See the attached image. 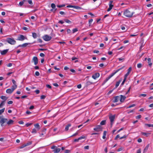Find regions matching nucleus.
I'll list each match as a JSON object with an SVG mask.
<instances>
[{
	"mask_svg": "<svg viewBox=\"0 0 153 153\" xmlns=\"http://www.w3.org/2000/svg\"><path fill=\"white\" fill-rule=\"evenodd\" d=\"M13 91L11 88H8L7 89L6 92L7 93L10 94L12 93Z\"/></svg>",
	"mask_w": 153,
	"mask_h": 153,
	"instance_id": "nucleus-20",
	"label": "nucleus"
},
{
	"mask_svg": "<svg viewBox=\"0 0 153 153\" xmlns=\"http://www.w3.org/2000/svg\"><path fill=\"white\" fill-rule=\"evenodd\" d=\"M64 21L67 23H68V24H71V22L68 19H65L64 20Z\"/></svg>",
	"mask_w": 153,
	"mask_h": 153,
	"instance_id": "nucleus-27",
	"label": "nucleus"
},
{
	"mask_svg": "<svg viewBox=\"0 0 153 153\" xmlns=\"http://www.w3.org/2000/svg\"><path fill=\"white\" fill-rule=\"evenodd\" d=\"M26 146L25 145V144H24L23 145H22V146H21L20 147V149H22L23 148H24V147H26Z\"/></svg>",
	"mask_w": 153,
	"mask_h": 153,
	"instance_id": "nucleus-51",
	"label": "nucleus"
},
{
	"mask_svg": "<svg viewBox=\"0 0 153 153\" xmlns=\"http://www.w3.org/2000/svg\"><path fill=\"white\" fill-rule=\"evenodd\" d=\"M30 44V43H25L22 45H19L18 46L17 48L19 47H26L27 46L28 44Z\"/></svg>",
	"mask_w": 153,
	"mask_h": 153,
	"instance_id": "nucleus-18",
	"label": "nucleus"
},
{
	"mask_svg": "<svg viewBox=\"0 0 153 153\" xmlns=\"http://www.w3.org/2000/svg\"><path fill=\"white\" fill-rule=\"evenodd\" d=\"M32 144V141H29L25 144L26 146L30 145Z\"/></svg>",
	"mask_w": 153,
	"mask_h": 153,
	"instance_id": "nucleus-33",
	"label": "nucleus"
},
{
	"mask_svg": "<svg viewBox=\"0 0 153 153\" xmlns=\"http://www.w3.org/2000/svg\"><path fill=\"white\" fill-rule=\"evenodd\" d=\"M2 40H2V41H6L8 43L12 45H15L16 42V41L15 40H14L13 39L11 38H8L6 40L4 39H3Z\"/></svg>",
	"mask_w": 153,
	"mask_h": 153,
	"instance_id": "nucleus-4",
	"label": "nucleus"
},
{
	"mask_svg": "<svg viewBox=\"0 0 153 153\" xmlns=\"http://www.w3.org/2000/svg\"><path fill=\"white\" fill-rule=\"evenodd\" d=\"M131 67H130L128 69V71H127V72H128V73H129V74H130V73L131 72Z\"/></svg>",
	"mask_w": 153,
	"mask_h": 153,
	"instance_id": "nucleus-42",
	"label": "nucleus"
},
{
	"mask_svg": "<svg viewBox=\"0 0 153 153\" xmlns=\"http://www.w3.org/2000/svg\"><path fill=\"white\" fill-rule=\"evenodd\" d=\"M35 92L36 93V94H38L39 93L40 91L39 90H36L35 91Z\"/></svg>",
	"mask_w": 153,
	"mask_h": 153,
	"instance_id": "nucleus-52",
	"label": "nucleus"
},
{
	"mask_svg": "<svg viewBox=\"0 0 153 153\" xmlns=\"http://www.w3.org/2000/svg\"><path fill=\"white\" fill-rule=\"evenodd\" d=\"M147 61H148V63L149 64V65L150 67H151L152 65V63L151 62V59L150 58H148L147 59Z\"/></svg>",
	"mask_w": 153,
	"mask_h": 153,
	"instance_id": "nucleus-21",
	"label": "nucleus"
},
{
	"mask_svg": "<svg viewBox=\"0 0 153 153\" xmlns=\"http://www.w3.org/2000/svg\"><path fill=\"white\" fill-rule=\"evenodd\" d=\"M51 149H53V152L54 153H58L60 152L61 149L59 148H57L56 146H53L51 147Z\"/></svg>",
	"mask_w": 153,
	"mask_h": 153,
	"instance_id": "nucleus-5",
	"label": "nucleus"
},
{
	"mask_svg": "<svg viewBox=\"0 0 153 153\" xmlns=\"http://www.w3.org/2000/svg\"><path fill=\"white\" fill-rule=\"evenodd\" d=\"M32 36L34 38L36 39L37 38V34L36 33H32Z\"/></svg>",
	"mask_w": 153,
	"mask_h": 153,
	"instance_id": "nucleus-31",
	"label": "nucleus"
},
{
	"mask_svg": "<svg viewBox=\"0 0 153 153\" xmlns=\"http://www.w3.org/2000/svg\"><path fill=\"white\" fill-rule=\"evenodd\" d=\"M124 68V66H123L122 67H121V68H119V69L117 70L114 71L113 73H111L106 78V79L104 81L103 84H104L107 81H108V80L109 79L112 77L114 75L117 73L118 72H119L120 71L123 69Z\"/></svg>",
	"mask_w": 153,
	"mask_h": 153,
	"instance_id": "nucleus-2",
	"label": "nucleus"
},
{
	"mask_svg": "<svg viewBox=\"0 0 153 153\" xmlns=\"http://www.w3.org/2000/svg\"><path fill=\"white\" fill-rule=\"evenodd\" d=\"M5 103L4 101H2L1 103L0 104V106L2 107L4 105Z\"/></svg>",
	"mask_w": 153,
	"mask_h": 153,
	"instance_id": "nucleus-34",
	"label": "nucleus"
},
{
	"mask_svg": "<svg viewBox=\"0 0 153 153\" xmlns=\"http://www.w3.org/2000/svg\"><path fill=\"white\" fill-rule=\"evenodd\" d=\"M135 106V104H133L130 106H128V107H127V108H131L132 107H134Z\"/></svg>",
	"mask_w": 153,
	"mask_h": 153,
	"instance_id": "nucleus-39",
	"label": "nucleus"
},
{
	"mask_svg": "<svg viewBox=\"0 0 153 153\" xmlns=\"http://www.w3.org/2000/svg\"><path fill=\"white\" fill-rule=\"evenodd\" d=\"M35 75L36 76H38L39 75V73L38 71H36L35 73Z\"/></svg>",
	"mask_w": 153,
	"mask_h": 153,
	"instance_id": "nucleus-46",
	"label": "nucleus"
},
{
	"mask_svg": "<svg viewBox=\"0 0 153 153\" xmlns=\"http://www.w3.org/2000/svg\"><path fill=\"white\" fill-rule=\"evenodd\" d=\"M8 49L4 50L3 51H0V53L2 55H5L8 51Z\"/></svg>",
	"mask_w": 153,
	"mask_h": 153,
	"instance_id": "nucleus-16",
	"label": "nucleus"
},
{
	"mask_svg": "<svg viewBox=\"0 0 153 153\" xmlns=\"http://www.w3.org/2000/svg\"><path fill=\"white\" fill-rule=\"evenodd\" d=\"M141 153V150L140 149H139L137 150V153Z\"/></svg>",
	"mask_w": 153,
	"mask_h": 153,
	"instance_id": "nucleus-64",
	"label": "nucleus"
},
{
	"mask_svg": "<svg viewBox=\"0 0 153 153\" xmlns=\"http://www.w3.org/2000/svg\"><path fill=\"white\" fill-rule=\"evenodd\" d=\"M120 96H115L114 97V100H113V102L115 103L118 102L120 100Z\"/></svg>",
	"mask_w": 153,
	"mask_h": 153,
	"instance_id": "nucleus-15",
	"label": "nucleus"
},
{
	"mask_svg": "<svg viewBox=\"0 0 153 153\" xmlns=\"http://www.w3.org/2000/svg\"><path fill=\"white\" fill-rule=\"evenodd\" d=\"M34 127L37 129V130H39L40 128V126L38 123H36L34 125Z\"/></svg>",
	"mask_w": 153,
	"mask_h": 153,
	"instance_id": "nucleus-22",
	"label": "nucleus"
},
{
	"mask_svg": "<svg viewBox=\"0 0 153 153\" xmlns=\"http://www.w3.org/2000/svg\"><path fill=\"white\" fill-rule=\"evenodd\" d=\"M0 98L1 99L3 100V101H4V102H5V101L8 99V97H6V96H1Z\"/></svg>",
	"mask_w": 153,
	"mask_h": 153,
	"instance_id": "nucleus-25",
	"label": "nucleus"
},
{
	"mask_svg": "<svg viewBox=\"0 0 153 153\" xmlns=\"http://www.w3.org/2000/svg\"><path fill=\"white\" fill-rule=\"evenodd\" d=\"M100 74L98 73H96L93 74L92 76V78L94 79H96L97 78L99 77L100 76Z\"/></svg>",
	"mask_w": 153,
	"mask_h": 153,
	"instance_id": "nucleus-13",
	"label": "nucleus"
},
{
	"mask_svg": "<svg viewBox=\"0 0 153 153\" xmlns=\"http://www.w3.org/2000/svg\"><path fill=\"white\" fill-rule=\"evenodd\" d=\"M134 13V12L127 9L124 11L123 15L126 17L130 18L132 16Z\"/></svg>",
	"mask_w": 153,
	"mask_h": 153,
	"instance_id": "nucleus-3",
	"label": "nucleus"
},
{
	"mask_svg": "<svg viewBox=\"0 0 153 153\" xmlns=\"http://www.w3.org/2000/svg\"><path fill=\"white\" fill-rule=\"evenodd\" d=\"M18 123L20 124H24V122L22 121H19Z\"/></svg>",
	"mask_w": 153,
	"mask_h": 153,
	"instance_id": "nucleus-61",
	"label": "nucleus"
},
{
	"mask_svg": "<svg viewBox=\"0 0 153 153\" xmlns=\"http://www.w3.org/2000/svg\"><path fill=\"white\" fill-rule=\"evenodd\" d=\"M113 2V1L112 0H111L109 2V7L107 11L108 12H109L110 11L111 9H112V7H113L114 5L112 4V3Z\"/></svg>",
	"mask_w": 153,
	"mask_h": 153,
	"instance_id": "nucleus-8",
	"label": "nucleus"
},
{
	"mask_svg": "<svg viewBox=\"0 0 153 153\" xmlns=\"http://www.w3.org/2000/svg\"><path fill=\"white\" fill-rule=\"evenodd\" d=\"M37 129L35 128H33L32 130V131H31V133L32 134H36L37 133Z\"/></svg>",
	"mask_w": 153,
	"mask_h": 153,
	"instance_id": "nucleus-30",
	"label": "nucleus"
},
{
	"mask_svg": "<svg viewBox=\"0 0 153 153\" xmlns=\"http://www.w3.org/2000/svg\"><path fill=\"white\" fill-rule=\"evenodd\" d=\"M67 33L68 34L71 33V31L70 29H68L67 30Z\"/></svg>",
	"mask_w": 153,
	"mask_h": 153,
	"instance_id": "nucleus-55",
	"label": "nucleus"
},
{
	"mask_svg": "<svg viewBox=\"0 0 153 153\" xmlns=\"http://www.w3.org/2000/svg\"><path fill=\"white\" fill-rule=\"evenodd\" d=\"M141 117V116L140 115H139L138 116H137L136 117V118L137 119H140Z\"/></svg>",
	"mask_w": 153,
	"mask_h": 153,
	"instance_id": "nucleus-43",
	"label": "nucleus"
},
{
	"mask_svg": "<svg viewBox=\"0 0 153 153\" xmlns=\"http://www.w3.org/2000/svg\"><path fill=\"white\" fill-rule=\"evenodd\" d=\"M121 80H120L118 81L116 83L115 88H117L119 85L120 83Z\"/></svg>",
	"mask_w": 153,
	"mask_h": 153,
	"instance_id": "nucleus-24",
	"label": "nucleus"
},
{
	"mask_svg": "<svg viewBox=\"0 0 153 153\" xmlns=\"http://www.w3.org/2000/svg\"><path fill=\"white\" fill-rule=\"evenodd\" d=\"M142 66V64L140 63H138L137 64V67L138 68H141Z\"/></svg>",
	"mask_w": 153,
	"mask_h": 153,
	"instance_id": "nucleus-36",
	"label": "nucleus"
},
{
	"mask_svg": "<svg viewBox=\"0 0 153 153\" xmlns=\"http://www.w3.org/2000/svg\"><path fill=\"white\" fill-rule=\"evenodd\" d=\"M51 7L53 9H51V11L54 13L57 10V8H56V5L54 3H52L51 5Z\"/></svg>",
	"mask_w": 153,
	"mask_h": 153,
	"instance_id": "nucleus-10",
	"label": "nucleus"
},
{
	"mask_svg": "<svg viewBox=\"0 0 153 153\" xmlns=\"http://www.w3.org/2000/svg\"><path fill=\"white\" fill-rule=\"evenodd\" d=\"M84 149H88L89 148V146H85L84 147Z\"/></svg>",
	"mask_w": 153,
	"mask_h": 153,
	"instance_id": "nucleus-58",
	"label": "nucleus"
},
{
	"mask_svg": "<svg viewBox=\"0 0 153 153\" xmlns=\"http://www.w3.org/2000/svg\"><path fill=\"white\" fill-rule=\"evenodd\" d=\"M93 53H99V51H97V50H94L93 51Z\"/></svg>",
	"mask_w": 153,
	"mask_h": 153,
	"instance_id": "nucleus-59",
	"label": "nucleus"
},
{
	"mask_svg": "<svg viewBox=\"0 0 153 153\" xmlns=\"http://www.w3.org/2000/svg\"><path fill=\"white\" fill-rule=\"evenodd\" d=\"M114 89H113V90H110V91H109V92L107 93V95H109L110 94H111L112 92L113 91Z\"/></svg>",
	"mask_w": 153,
	"mask_h": 153,
	"instance_id": "nucleus-54",
	"label": "nucleus"
},
{
	"mask_svg": "<svg viewBox=\"0 0 153 153\" xmlns=\"http://www.w3.org/2000/svg\"><path fill=\"white\" fill-rule=\"evenodd\" d=\"M14 122V121L10 119L8 121L7 119L2 118L1 119V126H3V124L6 123H7V124L8 126H10L13 124Z\"/></svg>",
	"mask_w": 153,
	"mask_h": 153,
	"instance_id": "nucleus-1",
	"label": "nucleus"
},
{
	"mask_svg": "<svg viewBox=\"0 0 153 153\" xmlns=\"http://www.w3.org/2000/svg\"><path fill=\"white\" fill-rule=\"evenodd\" d=\"M65 6V5L63 4L61 5H57V7L59 8H61L63 7H64Z\"/></svg>",
	"mask_w": 153,
	"mask_h": 153,
	"instance_id": "nucleus-38",
	"label": "nucleus"
},
{
	"mask_svg": "<svg viewBox=\"0 0 153 153\" xmlns=\"http://www.w3.org/2000/svg\"><path fill=\"white\" fill-rule=\"evenodd\" d=\"M53 85L55 87H58L59 86L58 85L57 83H54Z\"/></svg>",
	"mask_w": 153,
	"mask_h": 153,
	"instance_id": "nucleus-63",
	"label": "nucleus"
},
{
	"mask_svg": "<svg viewBox=\"0 0 153 153\" xmlns=\"http://www.w3.org/2000/svg\"><path fill=\"white\" fill-rule=\"evenodd\" d=\"M120 137V135L119 134H117L116 137H115L114 139L117 140L118 138Z\"/></svg>",
	"mask_w": 153,
	"mask_h": 153,
	"instance_id": "nucleus-62",
	"label": "nucleus"
},
{
	"mask_svg": "<svg viewBox=\"0 0 153 153\" xmlns=\"http://www.w3.org/2000/svg\"><path fill=\"white\" fill-rule=\"evenodd\" d=\"M25 39V37L22 35H20L18 36V40L19 41H23Z\"/></svg>",
	"mask_w": 153,
	"mask_h": 153,
	"instance_id": "nucleus-14",
	"label": "nucleus"
},
{
	"mask_svg": "<svg viewBox=\"0 0 153 153\" xmlns=\"http://www.w3.org/2000/svg\"><path fill=\"white\" fill-rule=\"evenodd\" d=\"M13 103V102L11 100L7 102L8 104H9V105Z\"/></svg>",
	"mask_w": 153,
	"mask_h": 153,
	"instance_id": "nucleus-57",
	"label": "nucleus"
},
{
	"mask_svg": "<svg viewBox=\"0 0 153 153\" xmlns=\"http://www.w3.org/2000/svg\"><path fill=\"white\" fill-rule=\"evenodd\" d=\"M12 66V64L11 63H9L7 65V66L8 67H10Z\"/></svg>",
	"mask_w": 153,
	"mask_h": 153,
	"instance_id": "nucleus-56",
	"label": "nucleus"
},
{
	"mask_svg": "<svg viewBox=\"0 0 153 153\" xmlns=\"http://www.w3.org/2000/svg\"><path fill=\"white\" fill-rule=\"evenodd\" d=\"M141 133L142 135L146 136V137H147L148 136V135L149 134L146 133L145 132H142Z\"/></svg>",
	"mask_w": 153,
	"mask_h": 153,
	"instance_id": "nucleus-40",
	"label": "nucleus"
},
{
	"mask_svg": "<svg viewBox=\"0 0 153 153\" xmlns=\"http://www.w3.org/2000/svg\"><path fill=\"white\" fill-rule=\"evenodd\" d=\"M93 83L91 82L90 81H88L86 83V85L87 86H88V85H89L91 84H92Z\"/></svg>",
	"mask_w": 153,
	"mask_h": 153,
	"instance_id": "nucleus-28",
	"label": "nucleus"
},
{
	"mask_svg": "<svg viewBox=\"0 0 153 153\" xmlns=\"http://www.w3.org/2000/svg\"><path fill=\"white\" fill-rule=\"evenodd\" d=\"M78 30L76 28H75L73 30H72L73 33H74L77 32V31H78Z\"/></svg>",
	"mask_w": 153,
	"mask_h": 153,
	"instance_id": "nucleus-37",
	"label": "nucleus"
},
{
	"mask_svg": "<svg viewBox=\"0 0 153 153\" xmlns=\"http://www.w3.org/2000/svg\"><path fill=\"white\" fill-rule=\"evenodd\" d=\"M115 118V115H111L109 116V119L111 122V127H112L114 123V122Z\"/></svg>",
	"mask_w": 153,
	"mask_h": 153,
	"instance_id": "nucleus-6",
	"label": "nucleus"
},
{
	"mask_svg": "<svg viewBox=\"0 0 153 153\" xmlns=\"http://www.w3.org/2000/svg\"><path fill=\"white\" fill-rule=\"evenodd\" d=\"M32 124V123H27L25 125L26 126V127H28L29 126L31 125Z\"/></svg>",
	"mask_w": 153,
	"mask_h": 153,
	"instance_id": "nucleus-45",
	"label": "nucleus"
},
{
	"mask_svg": "<svg viewBox=\"0 0 153 153\" xmlns=\"http://www.w3.org/2000/svg\"><path fill=\"white\" fill-rule=\"evenodd\" d=\"M17 85H13L11 87V89L14 91L15 89L16 88Z\"/></svg>",
	"mask_w": 153,
	"mask_h": 153,
	"instance_id": "nucleus-29",
	"label": "nucleus"
},
{
	"mask_svg": "<svg viewBox=\"0 0 153 153\" xmlns=\"http://www.w3.org/2000/svg\"><path fill=\"white\" fill-rule=\"evenodd\" d=\"M70 152V151L69 150L66 149L64 151L65 153H69Z\"/></svg>",
	"mask_w": 153,
	"mask_h": 153,
	"instance_id": "nucleus-53",
	"label": "nucleus"
},
{
	"mask_svg": "<svg viewBox=\"0 0 153 153\" xmlns=\"http://www.w3.org/2000/svg\"><path fill=\"white\" fill-rule=\"evenodd\" d=\"M85 136H81L79 137L78 139H75L74 140V142H78L79 140L82 139H85Z\"/></svg>",
	"mask_w": 153,
	"mask_h": 153,
	"instance_id": "nucleus-17",
	"label": "nucleus"
},
{
	"mask_svg": "<svg viewBox=\"0 0 153 153\" xmlns=\"http://www.w3.org/2000/svg\"><path fill=\"white\" fill-rule=\"evenodd\" d=\"M126 96H120V102H123L126 99Z\"/></svg>",
	"mask_w": 153,
	"mask_h": 153,
	"instance_id": "nucleus-19",
	"label": "nucleus"
},
{
	"mask_svg": "<svg viewBox=\"0 0 153 153\" xmlns=\"http://www.w3.org/2000/svg\"><path fill=\"white\" fill-rule=\"evenodd\" d=\"M67 7H72L73 8H74L78 9V10H80L81 9H82L81 7H80L78 6H73V5H68L67 6Z\"/></svg>",
	"mask_w": 153,
	"mask_h": 153,
	"instance_id": "nucleus-11",
	"label": "nucleus"
},
{
	"mask_svg": "<svg viewBox=\"0 0 153 153\" xmlns=\"http://www.w3.org/2000/svg\"><path fill=\"white\" fill-rule=\"evenodd\" d=\"M94 130L95 131L97 132H99L102 131L101 127V126L100 125L97 126L95 128H94Z\"/></svg>",
	"mask_w": 153,
	"mask_h": 153,
	"instance_id": "nucleus-9",
	"label": "nucleus"
},
{
	"mask_svg": "<svg viewBox=\"0 0 153 153\" xmlns=\"http://www.w3.org/2000/svg\"><path fill=\"white\" fill-rule=\"evenodd\" d=\"M41 57H44L45 56V54L43 53H41L39 55Z\"/></svg>",
	"mask_w": 153,
	"mask_h": 153,
	"instance_id": "nucleus-60",
	"label": "nucleus"
},
{
	"mask_svg": "<svg viewBox=\"0 0 153 153\" xmlns=\"http://www.w3.org/2000/svg\"><path fill=\"white\" fill-rule=\"evenodd\" d=\"M93 19H91L89 20V26L91 25V23L93 22Z\"/></svg>",
	"mask_w": 153,
	"mask_h": 153,
	"instance_id": "nucleus-41",
	"label": "nucleus"
},
{
	"mask_svg": "<svg viewBox=\"0 0 153 153\" xmlns=\"http://www.w3.org/2000/svg\"><path fill=\"white\" fill-rule=\"evenodd\" d=\"M37 41L39 43H42V41L41 39H37Z\"/></svg>",
	"mask_w": 153,
	"mask_h": 153,
	"instance_id": "nucleus-49",
	"label": "nucleus"
},
{
	"mask_svg": "<svg viewBox=\"0 0 153 153\" xmlns=\"http://www.w3.org/2000/svg\"><path fill=\"white\" fill-rule=\"evenodd\" d=\"M127 136L126 135H124L122 137L120 138V139H122L123 138H126Z\"/></svg>",
	"mask_w": 153,
	"mask_h": 153,
	"instance_id": "nucleus-47",
	"label": "nucleus"
},
{
	"mask_svg": "<svg viewBox=\"0 0 153 153\" xmlns=\"http://www.w3.org/2000/svg\"><path fill=\"white\" fill-rule=\"evenodd\" d=\"M35 65H36L38 63V59L36 56H34L32 59Z\"/></svg>",
	"mask_w": 153,
	"mask_h": 153,
	"instance_id": "nucleus-12",
	"label": "nucleus"
},
{
	"mask_svg": "<svg viewBox=\"0 0 153 153\" xmlns=\"http://www.w3.org/2000/svg\"><path fill=\"white\" fill-rule=\"evenodd\" d=\"M149 144H148L145 147L143 150V153L146 152L148 149L149 147Z\"/></svg>",
	"mask_w": 153,
	"mask_h": 153,
	"instance_id": "nucleus-26",
	"label": "nucleus"
},
{
	"mask_svg": "<svg viewBox=\"0 0 153 153\" xmlns=\"http://www.w3.org/2000/svg\"><path fill=\"white\" fill-rule=\"evenodd\" d=\"M106 120H103L100 123V125H103L105 124L106 123Z\"/></svg>",
	"mask_w": 153,
	"mask_h": 153,
	"instance_id": "nucleus-32",
	"label": "nucleus"
},
{
	"mask_svg": "<svg viewBox=\"0 0 153 153\" xmlns=\"http://www.w3.org/2000/svg\"><path fill=\"white\" fill-rule=\"evenodd\" d=\"M71 126V124L70 123L68 124L65 127V130L66 131H67L68 130L69 128Z\"/></svg>",
	"mask_w": 153,
	"mask_h": 153,
	"instance_id": "nucleus-23",
	"label": "nucleus"
},
{
	"mask_svg": "<svg viewBox=\"0 0 153 153\" xmlns=\"http://www.w3.org/2000/svg\"><path fill=\"white\" fill-rule=\"evenodd\" d=\"M24 2L22 1H20L19 3V5L20 6H22L24 4Z\"/></svg>",
	"mask_w": 153,
	"mask_h": 153,
	"instance_id": "nucleus-48",
	"label": "nucleus"
},
{
	"mask_svg": "<svg viewBox=\"0 0 153 153\" xmlns=\"http://www.w3.org/2000/svg\"><path fill=\"white\" fill-rule=\"evenodd\" d=\"M4 110L5 108H4L0 110V114H1L3 113L4 112Z\"/></svg>",
	"mask_w": 153,
	"mask_h": 153,
	"instance_id": "nucleus-35",
	"label": "nucleus"
},
{
	"mask_svg": "<svg viewBox=\"0 0 153 153\" xmlns=\"http://www.w3.org/2000/svg\"><path fill=\"white\" fill-rule=\"evenodd\" d=\"M42 38L45 41H48L51 39L52 37L48 36V35H45L42 37Z\"/></svg>",
	"mask_w": 153,
	"mask_h": 153,
	"instance_id": "nucleus-7",
	"label": "nucleus"
},
{
	"mask_svg": "<svg viewBox=\"0 0 153 153\" xmlns=\"http://www.w3.org/2000/svg\"><path fill=\"white\" fill-rule=\"evenodd\" d=\"M77 88L79 89H80L81 88L82 85L81 84H79L77 85Z\"/></svg>",
	"mask_w": 153,
	"mask_h": 153,
	"instance_id": "nucleus-50",
	"label": "nucleus"
},
{
	"mask_svg": "<svg viewBox=\"0 0 153 153\" xmlns=\"http://www.w3.org/2000/svg\"><path fill=\"white\" fill-rule=\"evenodd\" d=\"M28 2L30 5H32L33 4L32 0H28Z\"/></svg>",
	"mask_w": 153,
	"mask_h": 153,
	"instance_id": "nucleus-44",
	"label": "nucleus"
}]
</instances>
